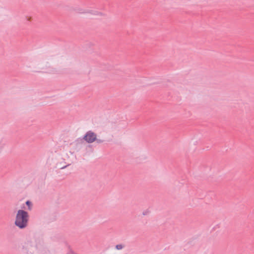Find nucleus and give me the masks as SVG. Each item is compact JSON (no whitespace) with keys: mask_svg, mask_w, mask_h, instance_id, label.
Here are the masks:
<instances>
[{"mask_svg":"<svg viewBox=\"0 0 254 254\" xmlns=\"http://www.w3.org/2000/svg\"><path fill=\"white\" fill-rule=\"evenodd\" d=\"M29 220L28 213L23 210H18L15 216L14 224L20 229H23L27 227Z\"/></svg>","mask_w":254,"mask_h":254,"instance_id":"obj_1","label":"nucleus"},{"mask_svg":"<svg viewBox=\"0 0 254 254\" xmlns=\"http://www.w3.org/2000/svg\"><path fill=\"white\" fill-rule=\"evenodd\" d=\"M78 13L81 14H84L87 16H92L101 15V13L94 9L92 8L80 9L79 10Z\"/></svg>","mask_w":254,"mask_h":254,"instance_id":"obj_2","label":"nucleus"},{"mask_svg":"<svg viewBox=\"0 0 254 254\" xmlns=\"http://www.w3.org/2000/svg\"><path fill=\"white\" fill-rule=\"evenodd\" d=\"M84 139L88 143H92L97 139V135L92 131H88L84 136Z\"/></svg>","mask_w":254,"mask_h":254,"instance_id":"obj_3","label":"nucleus"},{"mask_svg":"<svg viewBox=\"0 0 254 254\" xmlns=\"http://www.w3.org/2000/svg\"><path fill=\"white\" fill-rule=\"evenodd\" d=\"M26 204L28 206L29 209L30 210L31 209L32 205L31 202H30L29 201H27Z\"/></svg>","mask_w":254,"mask_h":254,"instance_id":"obj_4","label":"nucleus"},{"mask_svg":"<svg viewBox=\"0 0 254 254\" xmlns=\"http://www.w3.org/2000/svg\"><path fill=\"white\" fill-rule=\"evenodd\" d=\"M150 213V211L149 210H146L145 211H144L142 213L143 215H148Z\"/></svg>","mask_w":254,"mask_h":254,"instance_id":"obj_5","label":"nucleus"},{"mask_svg":"<svg viewBox=\"0 0 254 254\" xmlns=\"http://www.w3.org/2000/svg\"><path fill=\"white\" fill-rule=\"evenodd\" d=\"M123 248V247L122 245H118L116 246V249L118 250H121Z\"/></svg>","mask_w":254,"mask_h":254,"instance_id":"obj_6","label":"nucleus"},{"mask_svg":"<svg viewBox=\"0 0 254 254\" xmlns=\"http://www.w3.org/2000/svg\"><path fill=\"white\" fill-rule=\"evenodd\" d=\"M31 17H29L28 20H30L31 19Z\"/></svg>","mask_w":254,"mask_h":254,"instance_id":"obj_7","label":"nucleus"}]
</instances>
